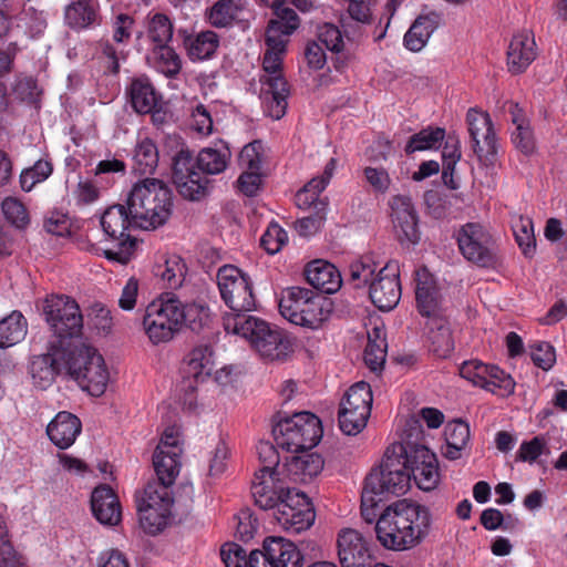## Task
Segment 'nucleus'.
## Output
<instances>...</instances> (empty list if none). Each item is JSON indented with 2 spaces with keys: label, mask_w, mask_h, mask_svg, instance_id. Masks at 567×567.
I'll return each mask as SVG.
<instances>
[{
  "label": "nucleus",
  "mask_w": 567,
  "mask_h": 567,
  "mask_svg": "<svg viewBox=\"0 0 567 567\" xmlns=\"http://www.w3.org/2000/svg\"><path fill=\"white\" fill-rule=\"evenodd\" d=\"M136 508L142 528L151 535L162 532L168 524L172 514L168 507L136 505Z\"/></svg>",
  "instance_id": "obj_44"
},
{
  "label": "nucleus",
  "mask_w": 567,
  "mask_h": 567,
  "mask_svg": "<svg viewBox=\"0 0 567 567\" xmlns=\"http://www.w3.org/2000/svg\"><path fill=\"white\" fill-rule=\"evenodd\" d=\"M243 10L241 0H217L206 10V18L214 28H230L239 20Z\"/></svg>",
  "instance_id": "obj_37"
},
{
  "label": "nucleus",
  "mask_w": 567,
  "mask_h": 567,
  "mask_svg": "<svg viewBox=\"0 0 567 567\" xmlns=\"http://www.w3.org/2000/svg\"><path fill=\"white\" fill-rule=\"evenodd\" d=\"M153 66L167 78H174L181 72L182 60L175 50L167 44L154 47L151 56Z\"/></svg>",
  "instance_id": "obj_43"
},
{
  "label": "nucleus",
  "mask_w": 567,
  "mask_h": 567,
  "mask_svg": "<svg viewBox=\"0 0 567 567\" xmlns=\"http://www.w3.org/2000/svg\"><path fill=\"white\" fill-rule=\"evenodd\" d=\"M217 284L221 299L231 310L225 316L247 315L256 308L252 281L238 267L233 265L220 267L217 272Z\"/></svg>",
  "instance_id": "obj_9"
},
{
  "label": "nucleus",
  "mask_w": 567,
  "mask_h": 567,
  "mask_svg": "<svg viewBox=\"0 0 567 567\" xmlns=\"http://www.w3.org/2000/svg\"><path fill=\"white\" fill-rule=\"evenodd\" d=\"M487 370L488 374H486V385L483 386V389L494 393L497 390H501L502 395H508L514 392L515 381L509 374L495 365H488Z\"/></svg>",
  "instance_id": "obj_56"
},
{
  "label": "nucleus",
  "mask_w": 567,
  "mask_h": 567,
  "mask_svg": "<svg viewBox=\"0 0 567 567\" xmlns=\"http://www.w3.org/2000/svg\"><path fill=\"white\" fill-rule=\"evenodd\" d=\"M431 350L440 358H446L454 349L449 322L442 316L430 318L426 323Z\"/></svg>",
  "instance_id": "obj_36"
},
{
  "label": "nucleus",
  "mask_w": 567,
  "mask_h": 567,
  "mask_svg": "<svg viewBox=\"0 0 567 567\" xmlns=\"http://www.w3.org/2000/svg\"><path fill=\"white\" fill-rule=\"evenodd\" d=\"M177 319L179 321V330L186 327L194 332H199L209 322V309L204 303L196 301L185 303L178 298Z\"/></svg>",
  "instance_id": "obj_38"
},
{
  "label": "nucleus",
  "mask_w": 567,
  "mask_h": 567,
  "mask_svg": "<svg viewBox=\"0 0 567 567\" xmlns=\"http://www.w3.org/2000/svg\"><path fill=\"white\" fill-rule=\"evenodd\" d=\"M178 296L162 293L145 309L143 328L153 344L171 341L179 332Z\"/></svg>",
  "instance_id": "obj_7"
},
{
  "label": "nucleus",
  "mask_w": 567,
  "mask_h": 567,
  "mask_svg": "<svg viewBox=\"0 0 567 567\" xmlns=\"http://www.w3.org/2000/svg\"><path fill=\"white\" fill-rule=\"evenodd\" d=\"M487 368V364H484L478 360H470L463 362L460 367V374L474 385L483 388L486 385V374H488Z\"/></svg>",
  "instance_id": "obj_61"
},
{
  "label": "nucleus",
  "mask_w": 567,
  "mask_h": 567,
  "mask_svg": "<svg viewBox=\"0 0 567 567\" xmlns=\"http://www.w3.org/2000/svg\"><path fill=\"white\" fill-rule=\"evenodd\" d=\"M369 416L370 414H361V412L340 405L338 413L340 430L347 435H357L365 427Z\"/></svg>",
  "instance_id": "obj_55"
},
{
  "label": "nucleus",
  "mask_w": 567,
  "mask_h": 567,
  "mask_svg": "<svg viewBox=\"0 0 567 567\" xmlns=\"http://www.w3.org/2000/svg\"><path fill=\"white\" fill-rule=\"evenodd\" d=\"M317 42L333 53H339L343 49L342 34L332 23H324L319 27Z\"/></svg>",
  "instance_id": "obj_59"
},
{
  "label": "nucleus",
  "mask_w": 567,
  "mask_h": 567,
  "mask_svg": "<svg viewBox=\"0 0 567 567\" xmlns=\"http://www.w3.org/2000/svg\"><path fill=\"white\" fill-rule=\"evenodd\" d=\"M173 30L172 21L164 13L157 12L148 20L147 37L154 47L167 44L173 38Z\"/></svg>",
  "instance_id": "obj_51"
},
{
  "label": "nucleus",
  "mask_w": 567,
  "mask_h": 567,
  "mask_svg": "<svg viewBox=\"0 0 567 567\" xmlns=\"http://www.w3.org/2000/svg\"><path fill=\"white\" fill-rule=\"evenodd\" d=\"M227 332L241 336L264 360H280L284 354V334L276 326L251 315H233L223 317Z\"/></svg>",
  "instance_id": "obj_4"
},
{
  "label": "nucleus",
  "mask_w": 567,
  "mask_h": 567,
  "mask_svg": "<svg viewBox=\"0 0 567 567\" xmlns=\"http://www.w3.org/2000/svg\"><path fill=\"white\" fill-rule=\"evenodd\" d=\"M251 494L255 503L261 509H276L284 503V471L256 473L251 484ZM275 515L277 522L281 520L280 509Z\"/></svg>",
  "instance_id": "obj_18"
},
{
  "label": "nucleus",
  "mask_w": 567,
  "mask_h": 567,
  "mask_svg": "<svg viewBox=\"0 0 567 567\" xmlns=\"http://www.w3.org/2000/svg\"><path fill=\"white\" fill-rule=\"evenodd\" d=\"M515 239L525 257H532L536 250L534 225L530 218L518 216L513 220Z\"/></svg>",
  "instance_id": "obj_50"
},
{
  "label": "nucleus",
  "mask_w": 567,
  "mask_h": 567,
  "mask_svg": "<svg viewBox=\"0 0 567 567\" xmlns=\"http://www.w3.org/2000/svg\"><path fill=\"white\" fill-rule=\"evenodd\" d=\"M128 96L132 107L140 114L153 113L158 104V95L147 78L132 80Z\"/></svg>",
  "instance_id": "obj_35"
},
{
  "label": "nucleus",
  "mask_w": 567,
  "mask_h": 567,
  "mask_svg": "<svg viewBox=\"0 0 567 567\" xmlns=\"http://www.w3.org/2000/svg\"><path fill=\"white\" fill-rule=\"evenodd\" d=\"M91 509L94 517L103 525H117L122 517L118 498L106 484H102L93 489Z\"/></svg>",
  "instance_id": "obj_27"
},
{
  "label": "nucleus",
  "mask_w": 567,
  "mask_h": 567,
  "mask_svg": "<svg viewBox=\"0 0 567 567\" xmlns=\"http://www.w3.org/2000/svg\"><path fill=\"white\" fill-rule=\"evenodd\" d=\"M369 296L381 311H390L398 306L401 298L398 262L389 261L378 271L369 286Z\"/></svg>",
  "instance_id": "obj_15"
},
{
  "label": "nucleus",
  "mask_w": 567,
  "mask_h": 567,
  "mask_svg": "<svg viewBox=\"0 0 567 567\" xmlns=\"http://www.w3.org/2000/svg\"><path fill=\"white\" fill-rule=\"evenodd\" d=\"M388 343L382 330L374 328L368 334V344L364 350V362L372 371L382 369L386 358Z\"/></svg>",
  "instance_id": "obj_46"
},
{
  "label": "nucleus",
  "mask_w": 567,
  "mask_h": 567,
  "mask_svg": "<svg viewBox=\"0 0 567 567\" xmlns=\"http://www.w3.org/2000/svg\"><path fill=\"white\" fill-rule=\"evenodd\" d=\"M81 429L82 424L76 415L62 411L49 423L47 433L54 445L68 449L74 443Z\"/></svg>",
  "instance_id": "obj_29"
},
{
  "label": "nucleus",
  "mask_w": 567,
  "mask_h": 567,
  "mask_svg": "<svg viewBox=\"0 0 567 567\" xmlns=\"http://www.w3.org/2000/svg\"><path fill=\"white\" fill-rule=\"evenodd\" d=\"M28 323L20 311H12L0 320V348H8L24 339Z\"/></svg>",
  "instance_id": "obj_39"
},
{
  "label": "nucleus",
  "mask_w": 567,
  "mask_h": 567,
  "mask_svg": "<svg viewBox=\"0 0 567 567\" xmlns=\"http://www.w3.org/2000/svg\"><path fill=\"white\" fill-rule=\"evenodd\" d=\"M42 313L55 338L50 344L60 348L81 339L83 315L73 298L65 295H50L43 300Z\"/></svg>",
  "instance_id": "obj_5"
},
{
  "label": "nucleus",
  "mask_w": 567,
  "mask_h": 567,
  "mask_svg": "<svg viewBox=\"0 0 567 567\" xmlns=\"http://www.w3.org/2000/svg\"><path fill=\"white\" fill-rule=\"evenodd\" d=\"M229 156L230 153L227 148L225 151L210 147L203 148L196 157L198 172L206 177L207 175L220 174L226 169Z\"/></svg>",
  "instance_id": "obj_45"
},
{
  "label": "nucleus",
  "mask_w": 567,
  "mask_h": 567,
  "mask_svg": "<svg viewBox=\"0 0 567 567\" xmlns=\"http://www.w3.org/2000/svg\"><path fill=\"white\" fill-rule=\"evenodd\" d=\"M218 45L219 38L214 31H203L190 43L188 53L192 59H209Z\"/></svg>",
  "instance_id": "obj_53"
},
{
  "label": "nucleus",
  "mask_w": 567,
  "mask_h": 567,
  "mask_svg": "<svg viewBox=\"0 0 567 567\" xmlns=\"http://www.w3.org/2000/svg\"><path fill=\"white\" fill-rule=\"evenodd\" d=\"M92 361H89L87 368L80 370L72 365V379L93 396H101L107 386L110 374L106 369L103 357L100 353H93Z\"/></svg>",
  "instance_id": "obj_25"
},
{
  "label": "nucleus",
  "mask_w": 567,
  "mask_h": 567,
  "mask_svg": "<svg viewBox=\"0 0 567 567\" xmlns=\"http://www.w3.org/2000/svg\"><path fill=\"white\" fill-rule=\"evenodd\" d=\"M530 357L535 365L545 371L549 370L556 361L555 349L548 342H538L532 346Z\"/></svg>",
  "instance_id": "obj_64"
},
{
  "label": "nucleus",
  "mask_w": 567,
  "mask_h": 567,
  "mask_svg": "<svg viewBox=\"0 0 567 567\" xmlns=\"http://www.w3.org/2000/svg\"><path fill=\"white\" fill-rule=\"evenodd\" d=\"M316 519L310 498L295 488H286V532L299 534L309 529Z\"/></svg>",
  "instance_id": "obj_20"
},
{
  "label": "nucleus",
  "mask_w": 567,
  "mask_h": 567,
  "mask_svg": "<svg viewBox=\"0 0 567 567\" xmlns=\"http://www.w3.org/2000/svg\"><path fill=\"white\" fill-rule=\"evenodd\" d=\"M132 214L127 204H116L105 209L101 217V226L106 236L117 240L116 249L104 250V256L110 260L120 264H127L136 248L135 238L126 234L131 227L137 226L133 223Z\"/></svg>",
  "instance_id": "obj_8"
},
{
  "label": "nucleus",
  "mask_w": 567,
  "mask_h": 567,
  "mask_svg": "<svg viewBox=\"0 0 567 567\" xmlns=\"http://www.w3.org/2000/svg\"><path fill=\"white\" fill-rule=\"evenodd\" d=\"M408 465L406 446L394 443L386 449L380 468L372 471L364 484L379 495H402L410 488L411 476Z\"/></svg>",
  "instance_id": "obj_6"
},
{
  "label": "nucleus",
  "mask_w": 567,
  "mask_h": 567,
  "mask_svg": "<svg viewBox=\"0 0 567 567\" xmlns=\"http://www.w3.org/2000/svg\"><path fill=\"white\" fill-rule=\"evenodd\" d=\"M372 401L373 398L370 384L364 381H360L350 386L340 405L361 412V414H370Z\"/></svg>",
  "instance_id": "obj_48"
},
{
  "label": "nucleus",
  "mask_w": 567,
  "mask_h": 567,
  "mask_svg": "<svg viewBox=\"0 0 567 567\" xmlns=\"http://www.w3.org/2000/svg\"><path fill=\"white\" fill-rule=\"evenodd\" d=\"M466 124L477 158L485 165L493 164L497 153V138L488 113L470 109Z\"/></svg>",
  "instance_id": "obj_14"
},
{
  "label": "nucleus",
  "mask_w": 567,
  "mask_h": 567,
  "mask_svg": "<svg viewBox=\"0 0 567 567\" xmlns=\"http://www.w3.org/2000/svg\"><path fill=\"white\" fill-rule=\"evenodd\" d=\"M220 557L226 567H248L246 550L236 543H226L220 548Z\"/></svg>",
  "instance_id": "obj_63"
},
{
  "label": "nucleus",
  "mask_w": 567,
  "mask_h": 567,
  "mask_svg": "<svg viewBox=\"0 0 567 567\" xmlns=\"http://www.w3.org/2000/svg\"><path fill=\"white\" fill-rule=\"evenodd\" d=\"M265 44L262 68L267 76L261 79L266 89L261 91V99L265 113L272 120L284 117V79H282V53H284V19L269 20L265 31Z\"/></svg>",
  "instance_id": "obj_3"
},
{
  "label": "nucleus",
  "mask_w": 567,
  "mask_h": 567,
  "mask_svg": "<svg viewBox=\"0 0 567 567\" xmlns=\"http://www.w3.org/2000/svg\"><path fill=\"white\" fill-rule=\"evenodd\" d=\"M406 460L411 478L423 491H432L440 481L437 460L424 445H406Z\"/></svg>",
  "instance_id": "obj_16"
},
{
  "label": "nucleus",
  "mask_w": 567,
  "mask_h": 567,
  "mask_svg": "<svg viewBox=\"0 0 567 567\" xmlns=\"http://www.w3.org/2000/svg\"><path fill=\"white\" fill-rule=\"evenodd\" d=\"M126 204L137 228L155 229L168 220L173 194L163 181L144 178L133 185Z\"/></svg>",
  "instance_id": "obj_2"
},
{
  "label": "nucleus",
  "mask_w": 567,
  "mask_h": 567,
  "mask_svg": "<svg viewBox=\"0 0 567 567\" xmlns=\"http://www.w3.org/2000/svg\"><path fill=\"white\" fill-rule=\"evenodd\" d=\"M60 348L49 344L48 352L34 357L30 364V373L34 384L44 390L52 384L55 377L65 373V362Z\"/></svg>",
  "instance_id": "obj_22"
},
{
  "label": "nucleus",
  "mask_w": 567,
  "mask_h": 567,
  "mask_svg": "<svg viewBox=\"0 0 567 567\" xmlns=\"http://www.w3.org/2000/svg\"><path fill=\"white\" fill-rule=\"evenodd\" d=\"M309 285L323 293H334L342 286V277L337 267L323 259L308 262L303 270Z\"/></svg>",
  "instance_id": "obj_26"
},
{
  "label": "nucleus",
  "mask_w": 567,
  "mask_h": 567,
  "mask_svg": "<svg viewBox=\"0 0 567 567\" xmlns=\"http://www.w3.org/2000/svg\"><path fill=\"white\" fill-rule=\"evenodd\" d=\"M439 23L440 16L435 12L419 16L404 35V45L413 52L422 50Z\"/></svg>",
  "instance_id": "obj_34"
},
{
  "label": "nucleus",
  "mask_w": 567,
  "mask_h": 567,
  "mask_svg": "<svg viewBox=\"0 0 567 567\" xmlns=\"http://www.w3.org/2000/svg\"><path fill=\"white\" fill-rule=\"evenodd\" d=\"M431 515L417 503L401 499L388 506L375 523V535L386 549L401 551L419 545L429 533Z\"/></svg>",
  "instance_id": "obj_1"
},
{
  "label": "nucleus",
  "mask_w": 567,
  "mask_h": 567,
  "mask_svg": "<svg viewBox=\"0 0 567 567\" xmlns=\"http://www.w3.org/2000/svg\"><path fill=\"white\" fill-rule=\"evenodd\" d=\"M133 163V171L136 174H153L158 164V151L152 140L145 138L136 145Z\"/></svg>",
  "instance_id": "obj_47"
},
{
  "label": "nucleus",
  "mask_w": 567,
  "mask_h": 567,
  "mask_svg": "<svg viewBox=\"0 0 567 567\" xmlns=\"http://www.w3.org/2000/svg\"><path fill=\"white\" fill-rule=\"evenodd\" d=\"M377 268L378 265L371 257H362L360 260H357L350 265L349 282L352 284L354 288H362L368 284L370 285L373 278L377 276Z\"/></svg>",
  "instance_id": "obj_52"
},
{
  "label": "nucleus",
  "mask_w": 567,
  "mask_h": 567,
  "mask_svg": "<svg viewBox=\"0 0 567 567\" xmlns=\"http://www.w3.org/2000/svg\"><path fill=\"white\" fill-rule=\"evenodd\" d=\"M324 302L323 297L310 289L291 287L288 289L286 320L296 326L317 328L324 319Z\"/></svg>",
  "instance_id": "obj_12"
},
{
  "label": "nucleus",
  "mask_w": 567,
  "mask_h": 567,
  "mask_svg": "<svg viewBox=\"0 0 567 567\" xmlns=\"http://www.w3.org/2000/svg\"><path fill=\"white\" fill-rule=\"evenodd\" d=\"M6 219L17 228L23 229L29 223V214L24 205L17 198L7 197L1 205Z\"/></svg>",
  "instance_id": "obj_57"
},
{
  "label": "nucleus",
  "mask_w": 567,
  "mask_h": 567,
  "mask_svg": "<svg viewBox=\"0 0 567 567\" xmlns=\"http://www.w3.org/2000/svg\"><path fill=\"white\" fill-rule=\"evenodd\" d=\"M171 486L172 484L159 480L148 482L143 492L140 495H136V505L172 508L174 499L169 491Z\"/></svg>",
  "instance_id": "obj_42"
},
{
  "label": "nucleus",
  "mask_w": 567,
  "mask_h": 567,
  "mask_svg": "<svg viewBox=\"0 0 567 567\" xmlns=\"http://www.w3.org/2000/svg\"><path fill=\"white\" fill-rule=\"evenodd\" d=\"M416 308L423 317L441 316V296L435 279L426 268L416 270Z\"/></svg>",
  "instance_id": "obj_24"
},
{
  "label": "nucleus",
  "mask_w": 567,
  "mask_h": 567,
  "mask_svg": "<svg viewBox=\"0 0 567 567\" xmlns=\"http://www.w3.org/2000/svg\"><path fill=\"white\" fill-rule=\"evenodd\" d=\"M284 417L280 416V413L278 412L274 416V424H272V436L276 442V445L272 444L269 441H259L257 445V453L260 463L262 464V467L258 473H269L271 471H284V468L279 467L280 463V454L277 450V447L284 449V425H282Z\"/></svg>",
  "instance_id": "obj_32"
},
{
  "label": "nucleus",
  "mask_w": 567,
  "mask_h": 567,
  "mask_svg": "<svg viewBox=\"0 0 567 567\" xmlns=\"http://www.w3.org/2000/svg\"><path fill=\"white\" fill-rule=\"evenodd\" d=\"M444 128L429 126L410 137L408 144L405 145V153L412 154L416 151L436 148L444 140Z\"/></svg>",
  "instance_id": "obj_49"
},
{
  "label": "nucleus",
  "mask_w": 567,
  "mask_h": 567,
  "mask_svg": "<svg viewBox=\"0 0 567 567\" xmlns=\"http://www.w3.org/2000/svg\"><path fill=\"white\" fill-rule=\"evenodd\" d=\"M172 178L178 193L186 199L199 200L209 190L210 181L198 172L196 158L187 148H181L173 157Z\"/></svg>",
  "instance_id": "obj_10"
},
{
  "label": "nucleus",
  "mask_w": 567,
  "mask_h": 567,
  "mask_svg": "<svg viewBox=\"0 0 567 567\" xmlns=\"http://www.w3.org/2000/svg\"><path fill=\"white\" fill-rule=\"evenodd\" d=\"M213 368L212 348L207 344L194 348L184 359L183 375L186 388L194 391L198 383L212 374Z\"/></svg>",
  "instance_id": "obj_23"
},
{
  "label": "nucleus",
  "mask_w": 567,
  "mask_h": 567,
  "mask_svg": "<svg viewBox=\"0 0 567 567\" xmlns=\"http://www.w3.org/2000/svg\"><path fill=\"white\" fill-rule=\"evenodd\" d=\"M264 158V144L259 140L245 145L239 154V163L246 171H260Z\"/></svg>",
  "instance_id": "obj_58"
},
{
  "label": "nucleus",
  "mask_w": 567,
  "mask_h": 567,
  "mask_svg": "<svg viewBox=\"0 0 567 567\" xmlns=\"http://www.w3.org/2000/svg\"><path fill=\"white\" fill-rule=\"evenodd\" d=\"M60 352L63 353V362H65V373L72 378V365H76L80 370L87 368L89 361H92L93 353H99L97 350L91 346L80 342L79 340L72 341L71 344L60 347Z\"/></svg>",
  "instance_id": "obj_41"
},
{
  "label": "nucleus",
  "mask_w": 567,
  "mask_h": 567,
  "mask_svg": "<svg viewBox=\"0 0 567 567\" xmlns=\"http://www.w3.org/2000/svg\"><path fill=\"white\" fill-rule=\"evenodd\" d=\"M12 91L17 99L30 104L37 103L41 93L37 81L31 76L18 78Z\"/></svg>",
  "instance_id": "obj_60"
},
{
  "label": "nucleus",
  "mask_w": 567,
  "mask_h": 567,
  "mask_svg": "<svg viewBox=\"0 0 567 567\" xmlns=\"http://www.w3.org/2000/svg\"><path fill=\"white\" fill-rule=\"evenodd\" d=\"M284 537L268 536L262 549H254L248 555V567H284Z\"/></svg>",
  "instance_id": "obj_33"
},
{
  "label": "nucleus",
  "mask_w": 567,
  "mask_h": 567,
  "mask_svg": "<svg viewBox=\"0 0 567 567\" xmlns=\"http://www.w3.org/2000/svg\"><path fill=\"white\" fill-rule=\"evenodd\" d=\"M292 452L296 455L286 456V472L295 482H308L322 471L324 461L318 453L308 450Z\"/></svg>",
  "instance_id": "obj_28"
},
{
  "label": "nucleus",
  "mask_w": 567,
  "mask_h": 567,
  "mask_svg": "<svg viewBox=\"0 0 567 567\" xmlns=\"http://www.w3.org/2000/svg\"><path fill=\"white\" fill-rule=\"evenodd\" d=\"M156 275L162 277L168 288L177 289L185 280L186 265L179 257L174 256L165 261L163 270L161 266L158 267Z\"/></svg>",
  "instance_id": "obj_54"
},
{
  "label": "nucleus",
  "mask_w": 567,
  "mask_h": 567,
  "mask_svg": "<svg viewBox=\"0 0 567 567\" xmlns=\"http://www.w3.org/2000/svg\"><path fill=\"white\" fill-rule=\"evenodd\" d=\"M181 451L155 450L153 454V466L157 480L174 484L181 467Z\"/></svg>",
  "instance_id": "obj_40"
},
{
  "label": "nucleus",
  "mask_w": 567,
  "mask_h": 567,
  "mask_svg": "<svg viewBox=\"0 0 567 567\" xmlns=\"http://www.w3.org/2000/svg\"><path fill=\"white\" fill-rule=\"evenodd\" d=\"M535 40L528 33L513 37L507 51V65L509 72L519 74L535 60Z\"/></svg>",
  "instance_id": "obj_31"
},
{
  "label": "nucleus",
  "mask_w": 567,
  "mask_h": 567,
  "mask_svg": "<svg viewBox=\"0 0 567 567\" xmlns=\"http://www.w3.org/2000/svg\"><path fill=\"white\" fill-rule=\"evenodd\" d=\"M457 244L462 255L480 267H492L496 264V245L492 235L480 224L464 225L457 235Z\"/></svg>",
  "instance_id": "obj_11"
},
{
  "label": "nucleus",
  "mask_w": 567,
  "mask_h": 567,
  "mask_svg": "<svg viewBox=\"0 0 567 567\" xmlns=\"http://www.w3.org/2000/svg\"><path fill=\"white\" fill-rule=\"evenodd\" d=\"M391 218L401 244H416L420 240L419 217L411 197L395 195L389 202Z\"/></svg>",
  "instance_id": "obj_19"
},
{
  "label": "nucleus",
  "mask_w": 567,
  "mask_h": 567,
  "mask_svg": "<svg viewBox=\"0 0 567 567\" xmlns=\"http://www.w3.org/2000/svg\"><path fill=\"white\" fill-rule=\"evenodd\" d=\"M284 246V229L278 223H270L260 238V247L269 255H275Z\"/></svg>",
  "instance_id": "obj_62"
},
{
  "label": "nucleus",
  "mask_w": 567,
  "mask_h": 567,
  "mask_svg": "<svg viewBox=\"0 0 567 567\" xmlns=\"http://www.w3.org/2000/svg\"><path fill=\"white\" fill-rule=\"evenodd\" d=\"M321 420L308 411L286 414V451L311 450L322 437Z\"/></svg>",
  "instance_id": "obj_13"
},
{
  "label": "nucleus",
  "mask_w": 567,
  "mask_h": 567,
  "mask_svg": "<svg viewBox=\"0 0 567 567\" xmlns=\"http://www.w3.org/2000/svg\"><path fill=\"white\" fill-rule=\"evenodd\" d=\"M64 21L76 31L100 24L99 4L94 0H71L64 9Z\"/></svg>",
  "instance_id": "obj_30"
},
{
  "label": "nucleus",
  "mask_w": 567,
  "mask_h": 567,
  "mask_svg": "<svg viewBox=\"0 0 567 567\" xmlns=\"http://www.w3.org/2000/svg\"><path fill=\"white\" fill-rule=\"evenodd\" d=\"M337 167V159L330 158L324 166L323 174L320 177H313L295 196V203L300 209H310L319 213H327L328 198H320Z\"/></svg>",
  "instance_id": "obj_21"
},
{
  "label": "nucleus",
  "mask_w": 567,
  "mask_h": 567,
  "mask_svg": "<svg viewBox=\"0 0 567 567\" xmlns=\"http://www.w3.org/2000/svg\"><path fill=\"white\" fill-rule=\"evenodd\" d=\"M338 557L342 567H372L373 554L365 537L353 528H342L337 537Z\"/></svg>",
  "instance_id": "obj_17"
}]
</instances>
